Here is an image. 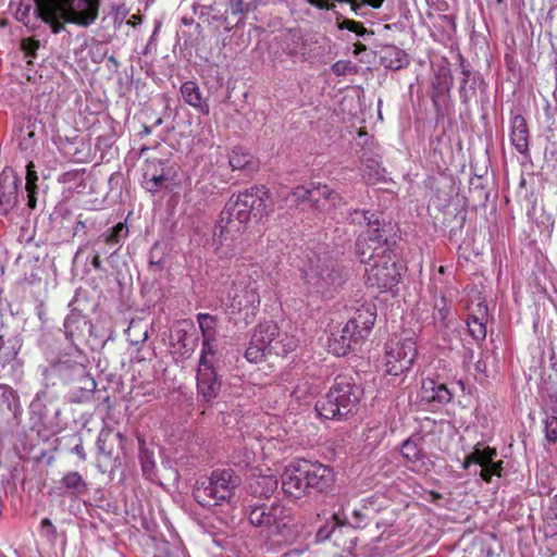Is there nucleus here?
Returning a JSON list of instances; mask_svg holds the SVG:
<instances>
[{
    "label": "nucleus",
    "instance_id": "nucleus-39",
    "mask_svg": "<svg viewBox=\"0 0 557 557\" xmlns=\"http://www.w3.org/2000/svg\"><path fill=\"white\" fill-rule=\"evenodd\" d=\"M226 7L224 13L227 14L233 22H238V27L244 24L245 14L249 11V4L244 0H223Z\"/></svg>",
    "mask_w": 557,
    "mask_h": 557
},
{
    "label": "nucleus",
    "instance_id": "nucleus-37",
    "mask_svg": "<svg viewBox=\"0 0 557 557\" xmlns=\"http://www.w3.org/2000/svg\"><path fill=\"white\" fill-rule=\"evenodd\" d=\"M174 181V174L160 170L158 175H144V186L149 193H157L162 188H170Z\"/></svg>",
    "mask_w": 557,
    "mask_h": 557
},
{
    "label": "nucleus",
    "instance_id": "nucleus-62",
    "mask_svg": "<svg viewBox=\"0 0 557 557\" xmlns=\"http://www.w3.org/2000/svg\"><path fill=\"white\" fill-rule=\"evenodd\" d=\"M113 20L115 24H122L129 13V10L124 5L112 7Z\"/></svg>",
    "mask_w": 557,
    "mask_h": 557
},
{
    "label": "nucleus",
    "instance_id": "nucleus-28",
    "mask_svg": "<svg viewBox=\"0 0 557 557\" xmlns=\"http://www.w3.org/2000/svg\"><path fill=\"white\" fill-rule=\"evenodd\" d=\"M380 63L385 69L398 71L409 64L407 53L394 45H385L379 50Z\"/></svg>",
    "mask_w": 557,
    "mask_h": 557
},
{
    "label": "nucleus",
    "instance_id": "nucleus-30",
    "mask_svg": "<svg viewBox=\"0 0 557 557\" xmlns=\"http://www.w3.org/2000/svg\"><path fill=\"white\" fill-rule=\"evenodd\" d=\"M64 336L69 342V347L78 346L77 342L85 336L87 320L78 313L69 314L63 323Z\"/></svg>",
    "mask_w": 557,
    "mask_h": 557
},
{
    "label": "nucleus",
    "instance_id": "nucleus-22",
    "mask_svg": "<svg viewBox=\"0 0 557 557\" xmlns=\"http://www.w3.org/2000/svg\"><path fill=\"white\" fill-rule=\"evenodd\" d=\"M55 491L59 496L70 499H82L89 493V484L78 471H67L57 482Z\"/></svg>",
    "mask_w": 557,
    "mask_h": 557
},
{
    "label": "nucleus",
    "instance_id": "nucleus-21",
    "mask_svg": "<svg viewBox=\"0 0 557 557\" xmlns=\"http://www.w3.org/2000/svg\"><path fill=\"white\" fill-rule=\"evenodd\" d=\"M458 61L461 74L459 97L462 104L468 106L470 100L476 96L478 89L484 85V81L481 74L475 72L460 53L458 54Z\"/></svg>",
    "mask_w": 557,
    "mask_h": 557
},
{
    "label": "nucleus",
    "instance_id": "nucleus-20",
    "mask_svg": "<svg viewBox=\"0 0 557 557\" xmlns=\"http://www.w3.org/2000/svg\"><path fill=\"white\" fill-rule=\"evenodd\" d=\"M222 382L213 366L198 367L197 392L201 400L211 405L221 392Z\"/></svg>",
    "mask_w": 557,
    "mask_h": 557
},
{
    "label": "nucleus",
    "instance_id": "nucleus-41",
    "mask_svg": "<svg viewBox=\"0 0 557 557\" xmlns=\"http://www.w3.org/2000/svg\"><path fill=\"white\" fill-rule=\"evenodd\" d=\"M197 322L199 324L202 337L215 338L219 319L209 313H198Z\"/></svg>",
    "mask_w": 557,
    "mask_h": 557
},
{
    "label": "nucleus",
    "instance_id": "nucleus-6",
    "mask_svg": "<svg viewBox=\"0 0 557 557\" xmlns=\"http://www.w3.org/2000/svg\"><path fill=\"white\" fill-rule=\"evenodd\" d=\"M258 289L257 281L249 275H238L232 281L225 298L230 321L245 326L255 321L260 306Z\"/></svg>",
    "mask_w": 557,
    "mask_h": 557
},
{
    "label": "nucleus",
    "instance_id": "nucleus-14",
    "mask_svg": "<svg viewBox=\"0 0 557 557\" xmlns=\"http://www.w3.org/2000/svg\"><path fill=\"white\" fill-rule=\"evenodd\" d=\"M395 250L386 258H380L366 268V284L380 292L391 290L397 286L400 273L396 264Z\"/></svg>",
    "mask_w": 557,
    "mask_h": 557
},
{
    "label": "nucleus",
    "instance_id": "nucleus-44",
    "mask_svg": "<svg viewBox=\"0 0 557 557\" xmlns=\"http://www.w3.org/2000/svg\"><path fill=\"white\" fill-rule=\"evenodd\" d=\"M269 355L268 350L264 348V346L260 343L257 344L255 342V335L252 334L249 346L245 351V357L249 362H260L262 361L265 356Z\"/></svg>",
    "mask_w": 557,
    "mask_h": 557
},
{
    "label": "nucleus",
    "instance_id": "nucleus-3",
    "mask_svg": "<svg viewBox=\"0 0 557 557\" xmlns=\"http://www.w3.org/2000/svg\"><path fill=\"white\" fill-rule=\"evenodd\" d=\"M34 15L51 27L53 34L65 29V24L89 27L99 15L101 0H33Z\"/></svg>",
    "mask_w": 557,
    "mask_h": 557
},
{
    "label": "nucleus",
    "instance_id": "nucleus-43",
    "mask_svg": "<svg viewBox=\"0 0 557 557\" xmlns=\"http://www.w3.org/2000/svg\"><path fill=\"white\" fill-rule=\"evenodd\" d=\"M160 170H163L165 173L175 174L173 165L169 160L152 159L147 161L144 175H158Z\"/></svg>",
    "mask_w": 557,
    "mask_h": 557
},
{
    "label": "nucleus",
    "instance_id": "nucleus-31",
    "mask_svg": "<svg viewBox=\"0 0 557 557\" xmlns=\"http://www.w3.org/2000/svg\"><path fill=\"white\" fill-rule=\"evenodd\" d=\"M228 163L233 170L252 173L258 170V162L255 157L243 147H234L228 154Z\"/></svg>",
    "mask_w": 557,
    "mask_h": 557
},
{
    "label": "nucleus",
    "instance_id": "nucleus-24",
    "mask_svg": "<svg viewBox=\"0 0 557 557\" xmlns=\"http://www.w3.org/2000/svg\"><path fill=\"white\" fill-rule=\"evenodd\" d=\"M343 197L335 189L325 184L312 183V207L319 211H329L338 208Z\"/></svg>",
    "mask_w": 557,
    "mask_h": 557
},
{
    "label": "nucleus",
    "instance_id": "nucleus-9",
    "mask_svg": "<svg viewBox=\"0 0 557 557\" xmlns=\"http://www.w3.org/2000/svg\"><path fill=\"white\" fill-rule=\"evenodd\" d=\"M347 278L343 265L329 256L315 257L310 261L305 272L306 285L309 292L325 298H332L342 288Z\"/></svg>",
    "mask_w": 557,
    "mask_h": 557
},
{
    "label": "nucleus",
    "instance_id": "nucleus-57",
    "mask_svg": "<svg viewBox=\"0 0 557 557\" xmlns=\"http://www.w3.org/2000/svg\"><path fill=\"white\" fill-rule=\"evenodd\" d=\"M40 533L47 537L49 541L54 542L58 536L57 528L53 525L52 521L49 518H44L40 521Z\"/></svg>",
    "mask_w": 557,
    "mask_h": 557
},
{
    "label": "nucleus",
    "instance_id": "nucleus-12",
    "mask_svg": "<svg viewBox=\"0 0 557 557\" xmlns=\"http://www.w3.org/2000/svg\"><path fill=\"white\" fill-rule=\"evenodd\" d=\"M417 355V344L411 338L388 342L384 357L385 372L392 376L407 373L416 361Z\"/></svg>",
    "mask_w": 557,
    "mask_h": 557
},
{
    "label": "nucleus",
    "instance_id": "nucleus-15",
    "mask_svg": "<svg viewBox=\"0 0 557 557\" xmlns=\"http://www.w3.org/2000/svg\"><path fill=\"white\" fill-rule=\"evenodd\" d=\"M453 86L454 77L449 67L441 66L431 82L430 91L437 121L449 115L454 108L450 95Z\"/></svg>",
    "mask_w": 557,
    "mask_h": 557
},
{
    "label": "nucleus",
    "instance_id": "nucleus-45",
    "mask_svg": "<svg viewBox=\"0 0 557 557\" xmlns=\"http://www.w3.org/2000/svg\"><path fill=\"white\" fill-rule=\"evenodd\" d=\"M113 438L119 440L120 444H122L123 440L125 438L124 435L120 432L112 434L111 432H100L98 440H97V448L99 454L104 455L107 457L112 456V450L108 448V443L111 442Z\"/></svg>",
    "mask_w": 557,
    "mask_h": 557
},
{
    "label": "nucleus",
    "instance_id": "nucleus-27",
    "mask_svg": "<svg viewBox=\"0 0 557 557\" xmlns=\"http://www.w3.org/2000/svg\"><path fill=\"white\" fill-rule=\"evenodd\" d=\"M421 397L426 403L446 405L451 401L453 393L443 383L433 379H425L421 385Z\"/></svg>",
    "mask_w": 557,
    "mask_h": 557
},
{
    "label": "nucleus",
    "instance_id": "nucleus-42",
    "mask_svg": "<svg viewBox=\"0 0 557 557\" xmlns=\"http://www.w3.org/2000/svg\"><path fill=\"white\" fill-rule=\"evenodd\" d=\"M175 336L177 344L180 345V352L182 355L190 356L197 345L198 338L183 330L176 331Z\"/></svg>",
    "mask_w": 557,
    "mask_h": 557
},
{
    "label": "nucleus",
    "instance_id": "nucleus-40",
    "mask_svg": "<svg viewBox=\"0 0 557 557\" xmlns=\"http://www.w3.org/2000/svg\"><path fill=\"white\" fill-rule=\"evenodd\" d=\"M497 457L496 448L485 446L481 447V444H476L472 450V461L474 465L485 468L487 463H491Z\"/></svg>",
    "mask_w": 557,
    "mask_h": 557
},
{
    "label": "nucleus",
    "instance_id": "nucleus-2",
    "mask_svg": "<svg viewBox=\"0 0 557 557\" xmlns=\"http://www.w3.org/2000/svg\"><path fill=\"white\" fill-rule=\"evenodd\" d=\"M39 347L48 362L42 372L47 383L55 385L58 380L67 385L70 403L82 404L90 400L97 384L87 371V357L79 346L61 348L59 338L46 333L39 339Z\"/></svg>",
    "mask_w": 557,
    "mask_h": 557
},
{
    "label": "nucleus",
    "instance_id": "nucleus-35",
    "mask_svg": "<svg viewBox=\"0 0 557 557\" xmlns=\"http://www.w3.org/2000/svg\"><path fill=\"white\" fill-rule=\"evenodd\" d=\"M37 172L35 171V165L33 162H29L26 165V175H25V185L24 189L26 191V198H27V207L30 210L36 209L37 206Z\"/></svg>",
    "mask_w": 557,
    "mask_h": 557
},
{
    "label": "nucleus",
    "instance_id": "nucleus-48",
    "mask_svg": "<svg viewBox=\"0 0 557 557\" xmlns=\"http://www.w3.org/2000/svg\"><path fill=\"white\" fill-rule=\"evenodd\" d=\"M218 2H214L213 4L205 7L203 9L214 12V14L212 15V20L222 23L226 32H231L233 28L238 27V22H233L227 14H225L221 10H218Z\"/></svg>",
    "mask_w": 557,
    "mask_h": 557
},
{
    "label": "nucleus",
    "instance_id": "nucleus-58",
    "mask_svg": "<svg viewBox=\"0 0 557 557\" xmlns=\"http://www.w3.org/2000/svg\"><path fill=\"white\" fill-rule=\"evenodd\" d=\"M40 44L34 38H24L21 41V49L27 58H35Z\"/></svg>",
    "mask_w": 557,
    "mask_h": 557
},
{
    "label": "nucleus",
    "instance_id": "nucleus-64",
    "mask_svg": "<svg viewBox=\"0 0 557 557\" xmlns=\"http://www.w3.org/2000/svg\"><path fill=\"white\" fill-rule=\"evenodd\" d=\"M341 17H337V26L339 29H347L351 33H355V30L359 27V24L360 22H357L355 20H349V18H342V21H339Z\"/></svg>",
    "mask_w": 557,
    "mask_h": 557
},
{
    "label": "nucleus",
    "instance_id": "nucleus-63",
    "mask_svg": "<svg viewBox=\"0 0 557 557\" xmlns=\"http://www.w3.org/2000/svg\"><path fill=\"white\" fill-rule=\"evenodd\" d=\"M352 518L355 523L352 524L354 528H364L368 523V516L363 512L361 509H355L352 511Z\"/></svg>",
    "mask_w": 557,
    "mask_h": 557
},
{
    "label": "nucleus",
    "instance_id": "nucleus-56",
    "mask_svg": "<svg viewBox=\"0 0 557 557\" xmlns=\"http://www.w3.org/2000/svg\"><path fill=\"white\" fill-rule=\"evenodd\" d=\"M33 5L29 2H21L15 12V17L18 22H22L26 27H30L29 25V15L32 12ZM34 28V26H32Z\"/></svg>",
    "mask_w": 557,
    "mask_h": 557
},
{
    "label": "nucleus",
    "instance_id": "nucleus-19",
    "mask_svg": "<svg viewBox=\"0 0 557 557\" xmlns=\"http://www.w3.org/2000/svg\"><path fill=\"white\" fill-rule=\"evenodd\" d=\"M44 126L32 115H22L15 121V137L22 151L33 152L37 147Z\"/></svg>",
    "mask_w": 557,
    "mask_h": 557
},
{
    "label": "nucleus",
    "instance_id": "nucleus-7",
    "mask_svg": "<svg viewBox=\"0 0 557 557\" xmlns=\"http://www.w3.org/2000/svg\"><path fill=\"white\" fill-rule=\"evenodd\" d=\"M376 314L371 307L357 310L352 318L329 337V351L335 356H346L356 350L369 336L374 326Z\"/></svg>",
    "mask_w": 557,
    "mask_h": 557
},
{
    "label": "nucleus",
    "instance_id": "nucleus-60",
    "mask_svg": "<svg viewBox=\"0 0 557 557\" xmlns=\"http://www.w3.org/2000/svg\"><path fill=\"white\" fill-rule=\"evenodd\" d=\"M71 441L74 443L71 448V453L75 454L81 461H85L87 459V455L83 445V440L78 434H74L71 436Z\"/></svg>",
    "mask_w": 557,
    "mask_h": 557
},
{
    "label": "nucleus",
    "instance_id": "nucleus-5",
    "mask_svg": "<svg viewBox=\"0 0 557 557\" xmlns=\"http://www.w3.org/2000/svg\"><path fill=\"white\" fill-rule=\"evenodd\" d=\"M363 389L352 375L338 374L327 393L315 403L319 417L346 420L357 413Z\"/></svg>",
    "mask_w": 557,
    "mask_h": 557
},
{
    "label": "nucleus",
    "instance_id": "nucleus-54",
    "mask_svg": "<svg viewBox=\"0 0 557 557\" xmlns=\"http://www.w3.org/2000/svg\"><path fill=\"white\" fill-rule=\"evenodd\" d=\"M30 419H34V417L38 418V421L33 424V429H37L38 433L40 432L39 426L44 425V418H45V406L39 399H36L32 401L30 406Z\"/></svg>",
    "mask_w": 557,
    "mask_h": 557
},
{
    "label": "nucleus",
    "instance_id": "nucleus-23",
    "mask_svg": "<svg viewBox=\"0 0 557 557\" xmlns=\"http://www.w3.org/2000/svg\"><path fill=\"white\" fill-rule=\"evenodd\" d=\"M467 326L472 338L481 343L486 337V323L488 321V308L485 301H479L469 308Z\"/></svg>",
    "mask_w": 557,
    "mask_h": 557
},
{
    "label": "nucleus",
    "instance_id": "nucleus-38",
    "mask_svg": "<svg viewBox=\"0 0 557 557\" xmlns=\"http://www.w3.org/2000/svg\"><path fill=\"white\" fill-rule=\"evenodd\" d=\"M343 525H350V523L347 520L341 519L337 513L332 515L331 520H327L318 529L315 533V541L322 543L331 540L337 528Z\"/></svg>",
    "mask_w": 557,
    "mask_h": 557
},
{
    "label": "nucleus",
    "instance_id": "nucleus-47",
    "mask_svg": "<svg viewBox=\"0 0 557 557\" xmlns=\"http://www.w3.org/2000/svg\"><path fill=\"white\" fill-rule=\"evenodd\" d=\"M214 342L215 338L202 337V348L198 367L213 366L210 357H214L215 355V346L213 344Z\"/></svg>",
    "mask_w": 557,
    "mask_h": 557
},
{
    "label": "nucleus",
    "instance_id": "nucleus-16",
    "mask_svg": "<svg viewBox=\"0 0 557 557\" xmlns=\"http://www.w3.org/2000/svg\"><path fill=\"white\" fill-rule=\"evenodd\" d=\"M128 232L127 225L124 222H119L97 237L92 244L95 255L91 259V265L94 269L104 271L100 255L108 253L110 249H113L111 255L119 251L123 246L124 239L128 236Z\"/></svg>",
    "mask_w": 557,
    "mask_h": 557
},
{
    "label": "nucleus",
    "instance_id": "nucleus-52",
    "mask_svg": "<svg viewBox=\"0 0 557 557\" xmlns=\"http://www.w3.org/2000/svg\"><path fill=\"white\" fill-rule=\"evenodd\" d=\"M289 197L296 205H300L305 201H309L312 203V184L310 187L306 186H297L290 193Z\"/></svg>",
    "mask_w": 557,
    "mask_h": 557
},
{
    "label": "nucleus",
    "instance_id": "nucleus-25",
    "mask_svg": "<svg viewBox=\"0 0 557 557\" xmlns=\"http://www.w3.org/2000/svg\"><path fill=\"white\" fill-rule=\"evenodd\" d=\"M180 92L186 104L190 106L205 116L210 114L209 99L203 97L202 91L196 82L187 81L183 83Z\"/></svg>",
    "mask_w": 557,
    "mask_h": 557
},
{
    "label": "nucleus",
    "instance_id": "nucleus-1",
    "mask_svg": "<svg viewBox=\"0 0 557 557\" xmlns=\"http://www.w3.org/2000/svg\"><path fill=\"white\" fill-rule=\"evenodd\" d=\"M274 210V202L269 189L252 186L238 195H233L220 212L213 232V243L224 255L234 256L244 249V233L248 222L261 221Z\"/></svg>",
    "mask_w": 557,
    "mask_h": 557
},
{
    "label": "nucleus",
    "instance_id": "nucleus-18",
    "mask_svg": "<svg viewBox=\"0 0 557 557\" xmlns=\"http://www.w3.org/2000/svg\"><path fill=\"white\" fill-rule=\"evenodd\" d=\"M314 45L315 41L300 29H289L283 37L282 50L290 59L305 62L313 55Z\"/></svg>",
    "mask_w": 557,
    "mask_h": 557
},
{
    "label": "nucleus",
    "instance_id": "nucleus-55",
    "mask_svg": "<svg viewBox=\"0 0 557 557\" xmlns=\"http://www.w3.org/2000/svg\"><path fill=\"white\" fill-rule=\"evenodd\" d=\"M149 267L156 268L158 271H162L164 268V257L163 253H159V243H156L150 251H149Z\"/></svg>",
    "mask_w": 557,
    "mask_h": 557
},
{
    "label": "nucleus",
    "instance_id": "nucleus-8",
    "mask_svg": "<svg viewBox=\"0 0 557 557\" xmlns=\"http://www.w3.org/2000/svg\"><path fill=\"white\" fill-rule=\"evenodd\" d=\"M240 484L242 479L233 469H216L209 478L197 481L193 497L202 507H214L230 503Z\"/></svg>",
    "mask_w": 557,
    "mask_h": 557
},
{
    "label": "nucleus",
    "instance_id": "nucleus-4",
    "mask_svg": "<svg viewBox=\"0 0 557 557\" xmlns=\"http://www.w3.org/2000/svg\"><path fill=\"white\" fill-rule=\"evenodd\" d=\"M281 479L284 493L300 498L311 491L326 492L334 483V472L320 462L298 459L284 469Z\"/></svg>",
    "mask_w": 557,
    "mask_h": 557
},
{
    "label": "nucleus",
    "instance_id": "nucleus-34",
    "mask_svg": "<svg viewBox=\"0 0 557 557\" xmlns=\"http://www.w3.org/2000/svg\"><path fill=\"white\" fill-rule=\"evenodd\" d=\"M138 458L141 467V471L147 479H152L156 475V460L154 454L146 446V442L143 437L138 436Z\"/></svg>",
    "mask_w": 557,
    "mask_h": 557
},
{
    "label": "nucleus",
    "instance_id": "nucleus-61",
    "mask_svg": "<svg viewBox=\"0 0 557 557\" xmlns=\"http://www.w3.org/2000/svg\"><path fill=\"white\" fill-rule=\"evenodd\" d=\"M216 186L212 183L197 182L196 191L203 196V200L207 201L208 197L214 195Z\"/></svg>",
    "mask_w": 557,
    "mask_h": 557
},
{
    "label": "nucleus",
    "instance_id": "nucleus-51",
    "mask_svg": "<svg viewBox=\"0 0 557 557\" xmlns=\"http://www.w3.org/2000/svg\"><path fill=\"white\" fill-rule=\"evenodd\" d=\"M542 409L545 413L557 414V387L542 395Z\"/></svg>",
    "mask_w": 557,
    "mask_h": 557
},
{
    "label": "nucleus",
    "instance_id": "nucleus-13",
    "mask_svg": "<svg viewBox=\"0 0 557 557\" xmlns=\"http://www.w3.org/2000/svg\"><path fill=\"white\" fill-rule=\"evenodd\" d=\"M253 335L255 342L257 344L261 343L269 355L286 356L298 346L297 338L281 331L277 324L271 321L260 323Z\"/></svg>",
    "mask_w": 557,
    "mask_h": 557
},
{
    "label": "nucleus",
    "instance_id": "nucleus-17",
    "mask_svg": "<svg viewBox=\"0 0 557 557\" xmlns=\"http://www.w3.org/2000/svg\"><path fill=\"white\" fill-rule=\"evenodd\" d=\"M22 178L12 168L0 173V215H8L20 202Z\"/></svg>",
    "mask_w": 557,
    "mask_h": 557
},
{
    "label": "nucleus",
    "instance_id": "nucleus-50",
    "mask_svg": "<svg viewBox=\"0 0 557 557\" xmlns=\"http://www.w3.org/2000/svg\"><path fill=\"white\" fill-rule=\"evenodd\" d=\"M544 419V431L545 438L547 442L555 444L557 443V414L545 413Z\"/></svg>",
    "mask_w": 557,
    "mask_h": 557
},
{
    "label": "nucleus",
    "instance_id": "nucleus-32",
    "mask_svg": "<svg viewBox=\"0 0 557 557\" xmlns=\"http://www.w3.org/2000/svg\"><path fill=\"white\" fill-rule=\"evenodd\" d=\"M421 436L412 435L401 443L400 454L408 462L424 466L426 455L421 447Z\"/></svg>",
    "mask_w": 557,
    "mask_h": 557
},
{
    "label": "nucleus",
    "instance_id": "nucleus-29",
    "mask_svg": "<svg viewBox=\"0 0 557 557\" xmlns=\"http://www.w3.org/2000/svg\"><path fill=\"white\" fill-rule=\"evenodd\" d=\"M510 140L519 153L525 154L529 151V128L521 114L515 115L511 120Z\"/></svg>",
    "mask_w": 557,
    "mask_h": 557
},
{
    "label": "nucleus",
    "instance_id": "nucleus-53",
    "mask_svg": "<svg viewBox=\"0 0 557 557\" xmlns=\"http://www.w3.org/2000/svg\"><path fill=\"white\" fill-rule=\"evenodd\" d=\"M331 71L336 76H345L348 74H355L357 72V67H356V65L352 64L351 61L339 60V61H336L331 66Z\"/></svg>",
    "mask_w": 557,
    "mask_h": 557
},
{
    "label": "nucleus",
    "instance_id": "nucleus-46",
    "mask_svg": "<svg viewBox=\"0 0 557 557\" xmlns=\"http://www.w3.org/2000/svg\"><path fill=\"white\" fill-rule=\"evenodd\" d=\"M255 493L269 497L277 487V480L273 476H259L255 482Z\"/></svg>",
    "mask_w": 557,
    "mask_h": 557
},
{
    "label": "nucleus",
    "instance_id": "nucleus-26",
    "mask_svg": "<svg viewBox=\"0 0 557 557\" xmlns=\"http://www.w3.org/2000/svg\"><path fill=\"white\" fill-rule=\"evenodd\" d=\"M20 413V399L16 392L9 386L0 385V423H9L17 419Z\"/></svg>",
    "mask_w": 557,
    "mask_h": 557
},
{
    "label": "nucleus",
    "instance_id": "nucleus-49",
    "mask_svg": "<svg viewBox=\"0 0 557 557\" xmlns=\"http://www.w3.org/2000/svg\"><path fill=\"white\" fill-rule=\"evenodd\" d=\"M503 465H504L503 460H498V461H495V459L492 460V462L487 463V466L485 468H481V470L479 471L480 478L487 483L491 482L493 476L500 478L503 475V470H504Z\"/></svg>",
    "mask_w": 557,
    "mask_h": 557
},
{
    "label": "nucleus",
    "instance_id": "nucleus-36",
    "mask_svg": "<svg viewBox=\"0 0 557 557\" xmlns=\"http://www.w3.org/2000/svg\"><path fill=\"white\" fill-rule=\"evenodd\" d=\"M347 221L350 224L356 225H367L368 230H372L373 227H382L384 222H381L376 213L371 212L369 210H359L355 209L349 211Z\"/></svg>",
    "mask_w": 557,
    "mask_h": 557
},
{
    "label": "nucleus",
    "instance_id": "nucleus-59",
    "mask_svg": "<svg viewBox=\"0 0 557 557\" xmlns=\"http://www.w3.org/2000/svg\"><path fill=\"white\" fill-rule=\"evenodd\" d=\"M384 0H357V3L354 4V13L355 15H363V9L369 5L373 9H379L382 7Z\"/></svg>",
    "mask_w": 557,
    "mask_h": 557
},
{
    "label": "nucleus",
    "instance_id": "nucleus-33",
    "mask_svg": "<svg viewBox=\"0 0 557 557\" xmlns=\"http://www.w3.org/2000/svg\"><path fill=\"white\" fill-rule=\"evenodd\" d=\"M22 347L21 339L17 336L0 335V368H4L13 361Z\"/></svg>",
    "mask_w": 557,
    "mask_h": 557
},
{
    "label": "nucleus",
    "instance_id": "nucleus-11",
    "mask_svg": "<svg viewBox=\"0 0 557 557\" xmlns=\"http://www.w3.org/2000/svg\"><path fill=\"white\" fill-rule=\"evenodd\" d=\"M244 512L253 527L265 529L271 534H284L293 522L290 509L278 502L249 503Z\"/></svg>",
    "mask_w": 557,
    "mask_h": 557
},
{
    "label": "nucleus",
    "instance_id": "nucleus-10",
    "mask_svg": "<svg viewBox=\"0 0 557 557\" xmlns=\"http://www.w3.org/2000/svg\"><path fill=\"white\" fill-rule=\"evenodd\" d=\"M398 240L399 236L394 226L391 223H383L382 227L367 230L358 236L356 255L361 263L369 265L393 253Z\"/></svg>",
    "mask_w": 557,
    "mask_h": 557
}]
</instances>
